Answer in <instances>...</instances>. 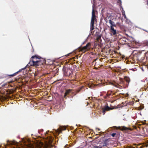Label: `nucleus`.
I'll list each match as a JSON object with an SVG mask.
<instances>
[{
    "mask_svg": "<svg viewBox=\"0 0 148 148\" xmlns=\"http://www.w3.org/2000/svg\"><path fill=\"white\" fill-rule=\"evenodd\" d=\"M66 129V127L65 126H62L60 127V130H64Z\"/></svg>",
    "mask_w": 148,
    "mask_h": 148,
    "instance_id": "9",
    "label": "nucleus"
},
{
    "mask_svg": "<svg viewBox=\"0 0 148 148\" xmlns=\"http://www.w3.org/2000/svg\"><path fill=\"white\" fill-rule=\"evenodd\" d=\"M16 142L14 141H8L7 142V146L8 145H15L16 144Z\"/></svg>",
    "mask_w": 148,
    "mask_h": 148,
    "instance_id": "6",
    "label": "nucleus"
},
{
    "mask_svg": "<svg viewBox=\"0 0 148 148\" xmlns=\"http://www.w3.org/2000/svg\"><path fill=\"white\" fill-rule=\"evenodd\" d=\"M100 38V36H98L97 37V40H99V38Z\"/></svg>",
    "mask_w": 148,
    "mask_h": 148,
    "instance_id": "10",
    "label": "nucleus"
},
{
    "mask_svg": "<svg viewBox=\"0 0 148 148\" xmlns=\"http://www.w3.org/2000/svg\"><path fill=\"white\" fill-rule=\"evenodd\" d=\"M71 90H66V91L64 95V97H65L66 95L67 94H68L71 92Z\"/></svg>",
    "mask_w": 148,
    "mask_h": 148,
    "instance_id": "8",
    "label": "nucleus"
},
{
    "mask_svg": "<svg viewBox=\"0 0 148 148\" xmlns=\"http://www.w3.org/2000/svg\"><path fill=\"white\" fill-rule=\"evenodd\" d=\"M132 148H134V147H132Z\"/></svg>",
    "mask_w": 148,
    "mask_h": 148,
    "instance_id": "18",
    "label": "nucleus"
},
{
    "mask_svg": "<svg viewBox=\"0 0 148 148\" xmlns=\"http://www.w3.org/2000/svg\"><path fill=\"white\" fill-rule=\"evenodd\" d=\"M93 148H101V147H94Z\"/></svg>",
    "mask_w": 148,
    "mask_h": 148,
    "instance_id": "12",
    "label": "nucleus"
},
{
    "mask_svg": "<svg viewBox=\"0 0 148 148\" xmlns=\"http://www.w3.org/2000/svg\"><path fill=\"white\" fill-rule=\"evenodd\" d=\"M136 145V144H134V145Z\"/></svg>",
    "mask_w": 148,
    "mask_h": 148,
    "instance_id": "17",
    "label": "nucleus"
},
{
    "mask_svg": "<svg viewBox=\"0 0 148 148\" xmlns=\"http://www.w3.org/2000/svg\"><path fill=\"white\" fill-rule=\"evenodd\" d=\"M90 48V44L88 43L86 45L83 47L82 49V51L83 52H85L88 51Z\"/></svg>",
    "mask_w": 148,
    "mask_h": 148,
    "instance_id": "3",
    "label": "nucleus"
},
{
    "mask_svg": "<svg viewBox=\"0 0 148 148\" xmlns=\"http://www.w3.org/2000/svg\"><path fill=\"white\" fill-rule=\"evenodd\" d=\"M41 146H42L43 145V143H41Z\"/></svg>",
    "mask_w": 148,
    "mask_h": 148,
    "instance_id": "14",
    "label": "nucleus"
},
{
    "mask_svg": "<svg viewBox=\"0 0 148 148\" xmlns=\"http://www.w3.org/2000/svg\"><path fill=\"white\" fill-rule=\"evenodd\" d=\"M112 22L111 21V20H110V23L111 24H112Z\"/></svg>",
    "mask_w": 148,
    "mask_h": 148,
    "instance_id": "13",
    "label": "nucleus"
},
{
    "mask_svg": "<svg viewBox=\"0 0 148 148\" xmlns=\"http://www.w3.org/2000/svg\"><path fill=\"white\" fill-rule=\"evenodd\" d=\"M115 127L116 128V129H119L120 130L122 131H123V130H126L128 129H129L128 128H127V127H126L125 126H122V127H120V126H119V127Z\"/></svg>",
    "mask_w": 148,
    "mask_h": 148,
    "instance_id": "4",
    "label": "nucleus"
},
{
    "mask_svg": "<svg viewBox=\"0 0 148 148\" xmlns=\"http://www.w3.org/2000/svg\"><path fill=\"white\" fill-rule=\"evenodd\" d=\"M130 148H132V147H131Z\"/></svg>",
    "mask_w": 148,
    "mask_h": 148,
    "instance_id": "19",
    "label": "nucleus"
},
{
    "mask_svg": "<svg viewBox=\"0 0 148 148\" xmlns=\"http://www.w3.org/2000/svg\"><path fill=\"white\" fill-rule=\"evenodd\" d=\"M110 110V108L108 106L105 107L103 110V114H104V112L106 111L109 110Z\"/></svg>",
    "mask_w": 148,
    "mask_h": 148,
    "instance_id": "7",
    "label": "nucleus"
},
{
    "mask_svg": "<svg viewBox=\"0 0 148 148\" xmlns=\"http://www.w3.org/2000/svg\"><path fill=\"white\" fill-rule=\"evenodd\" d=\"M116 134L115 133H113L112 134V135L113 137H114Z\"/></svg>",
    "mask_w": 148,
    "mask_h": 148,
    "instance_id": "11",
    "label": "nucleus"
},
{
    "mask_svg": "<svg viewBox=\"0 0 148 148\" xmlns=\"http://www.w3.org/2000/svg\"><path fill=\"white\" fill-rule=\"evenodd\" d=\"M96 20L95 16V11L93 9L92 12V16L91 22V28L90 29L91 32L93 29V26L94 24V22Z\"/></svg>",
    "mask_w": 148,
    "mask_h": 148,
    "instance_id": "2",
    "label": "nucleus"
},
{
    "mask_svg": "<svg viewBox=\"0 0 148 148\" xmlns=\"http://www.w3.org/2000/svg\"><path fill=\"white\" fill-rule=\"evenodd\" d=\"M110 27V32L111 33V35H115L116 33V30L114 29L112 25Z\"/></svg>",
    "mask_w": 148,
    "mask_h": 148,
    "instance_id": "5",
    "label": "nucleus"
},
{
    "mask_svg": "<svg viewBox=\"0 0 148 148\" xmlns=\"http://www.w3.org/2000/svg\"><path fill=\"white\" fill-rule=\"evenodd\" d=\"M59 133L61 132L60 131H59Z\"/></svg>",
    "mask_w": 148,
    "mask_h": 148,
    "instance_id": "16",
    "label": "nucleus"
},
{
    "mask_svg": "<svg viewBox=\"0 0 148 148\" xmlns=\"http://www.w3.org/2000/svg\"><path fill=\"white\" fill-rule=\"evenodd\" d=\"M89 86V87L90 88H91V87L90 86Z\"/></svg>",
    "mask_w": 148,
    "mask_h": 148,
    "instance_id": "15",
    "label": "nucleus"
},
{
    "mask_svg": "<svg viewBox=\"0 0 148 148\" xmlns=\"http://www.w3.org/2000/svg\"><path fill=\"white\" fill-rule=\"evenodd\" d=\"M32 63L34 66H37L42 64V62L40 59L36 56H33L32 58Z\"/></svg>",
    "mask_w": 148,
    "mask_h": 148,
    "instance_id": "1",
    "label": "nucleus"
}]
</instances>
